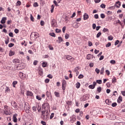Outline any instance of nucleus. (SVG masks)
Wrapping results in <instances>:
<instances>
[{"instance_id": "52", "label": "nucleus", "mask_w": 125, "mask_h": 125, "mask_svg": "<svg viewBox=\"0 0 125 125\" xmlns=\"http://www.w3.org/2000/svg\"><path fill=\"white\" fill-rule=\"evenodd\" d=\"M111 45V42H108L107 44L105 45V46L106 47H110Z\"/></svg>"}, {"instance_id": "34", "label": "nucleus", "mask_w": 125, "mask_h": 125, "mask_svg": "<svg viewBox=\"0 0 125 125\" xmlns=\"http://www.w3.org/2000/svg\"><path fill=\"white\" fill-rule=\"evenodd\" d=\"M97 83H98L99 84H101L102 83V80H96Z\"/></svg>"}, {"instance_id": "27", "label": "nucleus", "mask_w": 125, "mask_h": 125, "mask_svg": "<svg viewBox=\"0 0 125 125\" xmlns=\"http://www.w3.org/2000/svg\"><path fill=\"white\" fill-rule=\"evenodd\" d=\"M89 88L90 89H94L95 88V86H94L93 84H90L88 86Z\"/></svg>"}, {"instance_id": "20", "label": "nucleus", "mask_w": 125, "mask_h": 125, "mask_svg": "<svg viewBox=\"0 0 125 125\" xmlns=\"http://www.w3.org/2000/svg\"><path fill=\"white\" fill-rule=\"evenodd\" d=\"M56 23V21H55V20L53 19L52 21V22H51V26L52 27H55V23Z\"/></svg>"}, {"instance_id": "22", "label": "nucleus", "mask_w": 125, "mask_h": 125, "mask_svg": "<svg viewBox=\"0 0 125 125\" xmlns=\"http://www.w3.org/2000/svg\"><path fill=\"white\" fill-rule=\"evenodd\" d=\"M76 88H80L81 87V83L80 82H77L76 84Z\"/></svg>"}, {"instance_id": "45", "label": "nucleus", "mask_w": 125, "mask_h": 125, "mask_svg": "<svg viewBox=\"0 0 125 125\" xmlns=\"http://www.w3.org/2000/svg\"><path fill=\"white\" fill-rule=\"evenodd\" d=\"M80 69V67L79 66H77L75 68L74 71L75 72H79V70Z\"/></svg>"}, {"instance_id": "9", "label": "nucleus", "mask_w": 125, "mask_h": 125, "mask_svg": "<svg viewBox=\"0 0 125 125\" xmlns=\"http://www.w3.org/2000/svg\"><path fill=\"white\" fill-rule=\"evenodd\" d=\"M83 20H87L89 18V16L86 13H84L83 15Z\"/></svg>"}, {"instance_id": "50", "label": "nucleus", "mask_w": 125, "mask_h": 125, "mask_svg": "<svg viewBox=\"0 0 125 125\" xmlns=\"http://www.w3.org/2000/svg\"><path fill=\"white\" fill-rule=\"evenodd\" d=\"M106 14L107 15H112V11H108L106 12Z\"/></svg>"}, {"instance_id": "33", "label": "nucleus", "mask_w": 125, "mask_h": 125, "mask_svg": "<svg viewBox=\"0 0 125 125\" xmlns=\"http://www.w3.org/2000/svg\"><path fill=\"white\" fill-rule=\"evenodd\" d=\"M113 39H114V38L112 36V35H110L108 37V41H113Z\"/></svg>"}, {"instance_id": "46", "label": "nucleus", "mask_w": 125, "mask_h": 125, "mask_svg": "<svg viewBox=\"0 0 125 125\" xmlns=\"http://www.w3.org/2000/svg\"><path fill=\"white\" fill-rule=\"evenodd\" d=\"M53 3L55 4V5L56 6H59V5H58V4H57V1L56 0H54L53 1Z\"/></svg>"}, {"instance_id": "7", "label": "nucleus", "mask_w": 125, "mask_h": 125, "mask_svg": "<svg viewBox=\"0 0 125 125\" xmlns=\"http://www.w3.org/2000/svg\"><path fill=\"white\" fill-rule=\"evenodd\" d=\"M121 3L120 1H118L116 2L115 4H114V6L117 7V8H120V6H121Z\"/></svg>"}, {"instance_id": "47", "label": "nucleus", "mask_w": 125, "mask_h": 125, "mask_svg": "<svg viewBox=\"0 0 125 125\" xmlns=\"http://www.w3.org/2000/svg\"><path fill=\"white\" fill-rule=\"evenodd\" d=\"M66 59L67 60H71V59H72V56H69V55L67 56H66Z\"/></svg>"}, {"instance_id": "57", "label": "nucleus", "mask_w": 125, "mask_h": 125, "mask_svg": "<svg viewBox=\"0 0 125 125\" xmlns=\"http://www.w3.org/2000/svg\"><path fill=\"white\" fill-rule=\"evenodd\" d=\"M100 16L101 18H102V19H104V18H105V15L104 14H101Z\"/></svg>"}, {"instance_id": "24", "label": "nucleus", "mask_w": 125, "mask_h": 125, "mask_svg": "<svg viewBox=\"0 0 125 125\" xmlns=\"http://www.w3.org/2000/svg\"><path fill=\"white\" fill-rule=\"evenodd\" d=\"M47 65V62H44L42 63V67H43V68H45Z\"/></svg>"}, {"instance_id": "39", "label": "nucleus", "mask_w": 125, "mask_h": 125, "mask_svg": "<svg viewBox=\"0 0 125 125\" xmlns=\"http://www.w3.org/2000/svg\"><path fill=\"white\" fill-rule=\"evenodd\" d=\"M95 71L97 74H99V73H100V70L97 68L95 69Z\"/></svg>"}, {"instance_id": "61", "label": "nucleus", "mask_w": 125, "mask_h": 125, "mask_svg": "<svg viewBox=\"0 0 125 125\" xmlns=\"http://www.w3.org/2000/svg\"><path fill=\"white\" fill-rule=\"evenodd\" d=\"M88 45L89 46H91L92 45V42L90 41L88 42Z\"/></svg>"}, {"instance_id": "62", "label": "nucleus", "mask_w": 125, "mask_h": 125, "mask_svg": "<svg viewBox=\"0 0 125 125\" xmlns=\"http://www.w3.org/2000/svg\"><path fill=\"white\" fill-rule=\"evenodd\" d=\"M105 73L106 75H107V76H109V75H110V71H109V70H106Z\"/></svg>"}, {"instance_id": "43", "label": "nucleus", "mask_w": 125, "mask_h": 125, "mask_svg": "<svg viewBox=\"0 0 125 125\" xmlns=\"http://www.w3.org/2000/svg\"><path fill=\"white\" fill-rule=\"evenodd\" d=\"M8 46H9V47H13V46H14V44L13 43H10L8 44Z\"/></svg>"}, {"instance_id": "58", "label": "nucleus", "mask_w": 125, "mask_h": 125, "mask_svg": "<svg viewBox=\"0 0 125 125\" xmlns=\"http://www.w3.org/2000/svg\"><path fill=\"white\" fill-rule=\"evenodd\" d=\"M117 82V79H116V77H114L112 80V83H116Z\"/></svg>"}, {"instance_id": "55", "label": "nucleus", "mask_w": 125, "mask_h": 125, "mask_svg": "<svg viewBox=\"0 0 125 125\" xmlns=\"http://www.w3.org/2000/svg\"><path fill=\"white\" fill-rule=\"evenodd\" d=\"M101 8H105L106 7V5H105V4H102L101 5Z\"/></svg>"}, {"instance_id": "36", "label": "nucleus", "mask_w": 125, "mask_h": 125, "mask_svg": "<svg viewBox=\"0 0 125 125\" xmlns=\"http://www.w3.org/2000/svg\"><path fill=\"white\" fill-rule=\"evenodd\" d=\"M38 63H39V61L35 60L33 62V65H34V66H37V65H38Z\"/></svg>"}, {"instance_id": "3", "label": "nucleus", "mask_w": 125, "mask_h": 125, "mask_svg": "<svg viewBox=\"0 0 125 125\" xmlns=\"http://www.w3.org/2000/svg\"><path fill=\"white\" fill-rule=\"evenodd\" d=\"M24 68H25V66H24V63H21L20 64H19L17 66V70H18V71L20 70H23V69H24Z\"/></svg>"}, {"instance_id": "11", "label": "nucleus", "mask_w": 125, "mask_h": 125, "mask_svg": "<svg viewBox=\"0 0 125 125\" xmlns=\"http://www.w3.org/2000/svg\"><path fill=\"white\" fill-rule=\"evenodd\" d=\"M11 105L15 108H17V103H16V102H15V101L12 102L11 103Z\"/></svg>"}, {"instance_id": "18", "label": "nucleus", "mask_w": 125, "mask_h": 125, "mask_svg": "<svg viewBox=\"0 0 125 125\" xmlns=\"http://www.w3.org/2000/svg\"><path fill=\"white\" fill-rule=\"evenodd\" d=\"M97 91L98 92V93H100L101 91H102V87L101 86H99L97 88Z\"/></svg>"}, {"instance_id": "19", "label": "nucleus", "mask_w": 125, "mask_h": 125, "mask_svg": "<svg viewBox=\"0 0 125 125\" xmlns=\"http://www.w3.org/2000/svg\"><path fill=\"white\" fill-rule=\"evenodd\" d=\"M9 91H10V89L8 86H6L5 89V93H8Z\"/></svg>"}, {"instance_id": "10", "label": "nucleus", "mask_w": 125, "mask_h": 125, "mask_svg": "<svg viewBox=\"0 0 125 125\" xmlns=\"http://www.w3.org/2000/svg\"><path fill=\"white\" fill-rule=\"evenodd\" d=\"M7 20L6 17H3L0 21L1 24H5V21Z\"/></svg>"}, {"instance_id": "38", "label": "nucleus", "mask_w": 125, "mask_h": 125, "mask_svg": "<svg viewBox=\"0 0 125 125\" xmlns=\"http://www.w3.org/2000/svg\"><path fill=\"white\" fill-rule=\"evenodd\" d=\"M110 63L111 64H113L114 65V64H116V61H115L114 60H112L110 61Z\"/></svg>"}, {"instance_id": "4", "label": "nucleus", "mask_w": 125, "mask_h": 125, "mask_svg": "<svg viewBox=\"0 0 125 125\" xmlns=\"http://www.w3.org/2000/svg\"><path fill=\"white\" fill-rule=\"evenodd\" d=\"M76 118L74 114L72 115L71 117H70V122L71 123V124H73L74 122H76Z\"/></svg>"}, {"instance_id": "35", "label": "nucleus", "mask_w": 125, "mask_h": 125, "mask_svg": "<svg viewBox=\"0 0 125 125\" xmlns=\"http://www.w3.org/2000/svg\"><path fill=\"white\" fill-rule=\"evenodd\" d=\"M103 33H106V32H109V29L108 28H104L103 29Z\"/></svg>"}, {"instance_id": "1", "label": "nucleus", "mask_w": 125, "mask_h": 125, "mask_svg": "<svg viewBox=\"0 0 125 125\" xmlns=\"http://www.w3.org/2000/svg\"><path fill=\"white\" fill-rule=\"evenodd\" d=\"M42 109H43V110H46V109L49 110V109H50V106L49 105V104H48V103H47V102H44L42 104Z\"/></svg>"}, {"instance_id": "21", "label": "nucleus", "mask_w": 125, "mask_h": 125, "mask_svg": "<svg viewBox=\"0 0 125 125\" xmlns=\"http://www.w3.org/2000/svg\"><path fill=\"white\" fill-rule=\"evenodd\" d=\"M15 54V53L14 51H12V50H10L9 54V56H13Z\"/></svg>"}, {"instance_id": "59", "label": "nucleus", "mask_w": 125, "mask_h": 125, "mask_svg": "<svg viewBox=\"0 0 125 125\" xmlns=\"http://www.w3.org/2000/svg\"><path fill=\"white\" fill-rule=\"evenodd\" d=\"M55 31H56V33H60L61 32V29L57 28L56 29Z\"/></svg>"}, {"instance_id": "37", "label": "nucleus", "mask_w": 125, "mask_h": 125, "mask_svg": "<svg viewBox=\"0 0 125 125\" xmlns=\"http://www.w3.org/2000/svg\"><path fill=\"white\" fill-rule=\"evenodd\" d=\"M36 99L38 100L41 101L42 100V97H41V96L37 95L36 96Z\"/></svg>"}, {"instance_id": "64", "label": "nucleus", "mask_w": 125, "mask_h": 125, "mask_svg": "<svg viewBox=\"0 0 125 125\" xmlns=\"http://www.w3.org/2000/svg\"><path fill=\"white\" fill-rule=\"evenodd\" d=\"M83 74H80L78 76V79H83Z\"/></svg>"}, {"instance_id": "31", "label": "nucleus", "mask_w": 125, "mask_h": 125, "mask_svg": "<svg viewBox=\"0 0 125 125\" xmlns=\"http://www.w3.org/2000/svg\"><path fill=\"white\" fill-rule=\"evenodd\" d=\"M115 7H116V6H112L108 7V9H109V10H114V9H115Z\"/></svg>"}, {"instance_id": "54", "label": "nucleus", "mask_w": 125, "mask_h": 125, "mask_svg": "<svg viewBox=\"0 0 125 125\" xmlns=\"http://www.w3.org/2000/svg\"><path fill=\"white\" fill-rule=\"evenodd\" d=\"M94 17L95 19H98V18H99V16H98V14H97L94 16Z\"/></svg>"}, {"instance_id": "51", "label": "nucleus", "mask_w": 125, "mask_h": 125, "mask_svg": "<svg viewBox=\"0 0 125 125\" xmlns=\"http://www.w3.org/2000/svg\"><path fill=\"white\" fill-rule=\"evenodd\" d=\"M53 117H54V113H51V114L50 116V120H52V119L53 118Z\"/></svg>"}, {"instance_id": "63", "label": "nucleus", "mask_w": 125, "mask_h": 125, "mask_svg": "<svg viewBox=\"0 0 125 125\" xmlns=\"http://www.w3.org/2000/svg\"><path fill=\"white\" fill-rule=\"evenodd\" d=\"M106 85L107 86V87H110V86H111V83H106Z\"/></svg>"}, {"instance_id": "26", "label": "nucleus", "mask_w": 125, "mask_h": 125, "mask_svg": "<svg viewBox=\"0 0 125 125\" xmlns=\"http://www.w3.org/2000/svg\"><path fill=\"white\" fill-rule=\"evenodd\" d=\"M105 70V68L104 67H102L101 71H100V74L101 75H103L104 74V71Z\"/></svg>"}, {"instance_id": "14", "label": "nucleus", "mask_w": 125, "mask_h": 125, "mask_svg": "<svg viewBox=\"0 0 125 125\" xmlns=\"http://www.w3.org/2000/svg\"><path fill=\"white\" fill-rule=\"evenodd\" d=\"M86 58L88 60H90L91 58H93V55L88 54L86 56Z\"/></svg>"}, {"instance_id": "16", "label": "nucleus", "mask_w": 125, "mask_h": 125, "mask_svg": "<svg viewBox=\"0 0 125 125\" xmlns=\"http://www.w3.org/2000/svg\"><path fill=\"white\" fill-rule=\"evenodd\" d=\"M13 63L18 64V63H20V60H19L18 59H15L13 61Z\"/></svg>"}, {"instance_id": "60", "label": "nucleus", "mask_w": 125, "mask_h": 125, "mask_svg": "<svg viewBox=\"0 0 125 125\" xmlns=\"http://www.w3.org/2000/svg\"><path fill=\"white\" fill-rule=\"evenodd\" d=\"M65 40H68V39H69V34H68L67 33L65 34Z\"/></svg>"}, {"instance_id": "40", "label": "nucleus", "mask_w": 125, "mask_h": 125, "mask_svg": "<svg viewBox=\"0 0 125 125\" xmlns=\"http://www.w3.org/2000/svg\"><path fill=\"white\" fill-rule=\"evenodd\" d=\"M33 6L34 7H38V6H39V4H38V2H36L33 4Z\"/></svg>"}, {"instance_id": "12", "label": "nucleus", "mask_w": 125, "mask_h": 125, "mask_svg": "<svg viewBox=\"0 0 125 125\" xmlns=\"http://www.w3.org/2000/svg\"><path fill=\"white\" fill-rule=\"evenodd\" d=\"M17 114H14L13 115V118L14 123H17Z\"/></svg>"}, {"instance_id": "49", "label": "nucleus", "mask_w": 125, "mask_h": 125, "mask_svg": "<svg viewBox=\"0 0 125 125\" xmlns=\"http://www.w3.org/2000/svg\"><path fill=\"white\" fill-rule=\"evenodd\" d=\"M66 80H63L62 81V85H66Z\"/></svg>"}, {"instance_id": "25", "label": "nucleus", "mask_w": 125, "mask_h": 125, "mask_svg": "<svg viewBox=\"0 0 125 125\" xmlns=\"http://www.w3.org/2000/svg\"><path fill=\"white\" fill-rule=\"evenodd\" d=\"M32 36H34L35 39H38V33L37 32L32 33Z\"/></svg>"}, {"instance_id": "29", "label": "nucleus", "mask_w": 125, "mask_h": 125, "mask_svg": "<svg viewBox=\"0 0 125 125\" xmlns=\"http://www.w3.org/2000/svg\"><path fill=\"white\" fill-rule=\"evenodd\" d=\"M58 39V40H59V43H61V42H63V39H62V37H59Z\"/></svg>"}, {"instance_id": "48", "label": "nucleus", "mask_w": 125, "mask_h": 125, "mask_svg": "<svg viewBox=\"0 0 125 125\" xmlns=\"http://www.w3.org/2000/svg\"><path fill=\"white\" fill-rule=\"evenodd\" d=\"M89 66L90 68H92V67L94 66V64L93 63V62H91L89 64Z\"/></svg>"}, {"instance_id": "53", "label": "nucleus", "mask_w": 125, "mask_h": 125, "mask_svg": "<svg viewBox=\"0 0 125 125\" xmlns=\"http://www.w3.org/2000/svg\"><path fill=\"white\" fill-rule=\"evenodd\" d=\"M16 5L19 6H20V5H21V1H18L17 2Z\"/></svg>"}, {"instance_id": "23", "label": "nucleus", "mask_w": 125, "mask_h": 125, "mask_svg": "<svg viewBox=\"0 0 125 125\" xmlns=\"http://www.w3.org/2000/svg\"><path fill=\"white\" fill-rule=\"evenodd\" d=\"M54 94L56 97H60V94L59 92L55 91Z\"/></svg>"}, {"instance_id": "15", "label": "nucleus", "mask_w": 125, "mask_h": 125, "mask_svg": "<svg viewBox=\"0 0 125 125\" xmlns=\"http://www.w3.org/2000/svg\"><path fill=\"white\" fill-rule=\"evenodd\" d=\"M86 100V98H85V96L84 95L82 96L80 98V101H81V102L85 101Z\"/></svg>"}, {"instance_id": "41", "label": "nucleus", "mask_w": 125, "mask_h": 125, "mask_svg": "<svg viewBox=\"0 0 125 125\" xmlns=\"http://www.w3.org/2000/svg\"><path fill=\"white\" fill-rule=\"evenodd\" d=\"M8 42H9V38H8L7 40L5 41V44H8Z\"/></svg>"}, {"instance_id": "44", "label": "nucleus", "mask_w": 125, "mask_h": 125, "mask_svg": "<svg viewBox=\"0 0 125 125\" xmlns=\"http://www.w3.org/2000/svg\"><path fill=\"white\" fill-rule=\"evenodd\" d=\"M48 48H49L50 50H53L54 49L53 47L50 44L48 45Z\"/></svg>"}, {"instance_id": "2", "label": "nucleus", "mask_w": 125, "mask_h": 125, "mask_svg": "<svg viewBox=\"0 0 125 125\" xmlns=\"http://www.w3.org/2000/svg\"><path fill=\"white\" fill-rule=\"evenodd\" d=\"M3 113L5 115H10V110L8 109V106L7 105H5L4 106Z\"/></svg>"}, {"instance_id": "5", "label": "nucleus", "mask_w": 125, "mask_h": 125, "mask_svg": "<svg viewBox=\"0 0 125 125\" xmlns=\"http://www.w3.org/2000/svg\"><path fill=\"white\" fill-rule=\"evenodd\" d=\"M19 77L22 80H24V79H25V78L26 77V75L24 74L23 73L20 72L19 73Z\"/></svg>"}, {"instance_id": "17", "label": "nucleus", "mask_w": 125, "mask_h": 125, "mask_svg": "<svg viewBox=\"0 0 125 125\" xmlns=\"http://www.w3.org/2000/svg\"><path fill=\"white\" fill-rule=\"evenodd\" d=\"M123 101V98L122 96H120L117 100L118 103H121Z\"/></svg>"}, {"instance_id": "13", "label": "nucleus", "mask_w": 125, "mask_h": 125, "mask_svg": "<svg viewBox=\"0 0 125 125\" xmlns=\"http://www.w3.org/2000/svg\"><path fill=\"white\" fill-rule=\"evenodd\" d=\"M106 104H107V105H111L112 104V102L111 101H110L109 99H106L105 100V101Z\"/></svg>"}, {"instance_id": "8", "label": "nucleus", "mask_w": 125, "mask_h": 125, "mask_svg": "<svg viewBox=\"0 0 125 125\" xmlns=\"http://www.w3.org/2000/svg\"><path fill=\"white\" fill-rule=\"evenodd\" d=\"M42 118L44 121H48L49 117L47 115V114L45 115L44 114V115H42Z\"/></svg>"}, {"instance_id": "32", "label": "nucleus", "mask_w": 125, "mask_h": 125, "mask_svg": "<svg viewBox=\"0 0 125 125\" xmlns=\"http://www.w3.org/2000/svg\"><path fill=\"white\" fill-rule=\"evenodd\" d=\"M101 35H102V33H101V32H98L96 35V38H97V39H98V38H100V36H101Z\"/></svg>"}, {"instance_id": "42", "label": "nucleus", "mask_w": 125, "mask_h": 125, "mask_svg": "<svg viewBox=\"0 0 125 125\" xmlns=\"http://www.w3.org/2000/svg\"><path fill=\"white\" fill-rule=\"evenodd\" d=\"M49 35L51 36V37H53V38H55L56 37L55 33H50Z\"/></svg>"}, {"instance_id": "28", "label": "nucleus", "mask_w": 125, "mask_h": 125, "mask_svg": "<svg viewBox=\"0 0 125 125\" xmlns=\"http://www.w3.org/2000/svg\"><path fill=\"white\" fill-rule=\"evenodd\" d=\"M17 83H18V82L17 81H14L12 83V85L13 86V87H15V85H16V84H17Z\"/></svg>"}, {"instance_id": "30", "label": "nucleus", "mask_w": 125, "mask_h": 125, "mask_svg": "<svg viewBox=\"0 0 125 125\" xmlns=\"http://www.w3.org/2000/svg\"><path fill=\"white\" fill-rule=\"evenodd\" d=\"M26 95L27 96H32V92L29 91H27L26 92Z\"/></svg>"}, {"instance_id": "6", "label": "nucleus", "mask_w": 125, "mask_h": 125, "mask_svg": "<svg viewBox=\"0 0 125 125\" xmlns=\"http://www.w3.org/2000/svg\"><path fill=\"white\" fill-rule=\"evenodd\" d=\"M38 72H39V75H40V76H42V75L43 74V70H42V68L41 67H38Z\"/></svg>"}, {"instance_id": "56", "label": "nucleus", "mask_w": 125, "mask_h": 125, "mask_svg": "<svg viewBox=\"0 0 125 125\" xmlns=\"http://www.w3.org/2000/svg\"><path fill=\"white\" fill-rule=\"evenodd\" d=\"M117 104L116 103H113L112 104H111V106H112V107H116L117 106Z\"/></svg>"}]
</instances>
